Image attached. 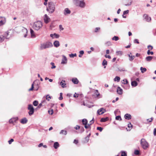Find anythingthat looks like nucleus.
Instances as JSON below:
<instances>
[{
    "label": "nucleus",
    "instance_id": "f257e3e1",
    "mask_svg": "<svg viewBox=\"0 0 156 156\" xmlns=\"http://www.w3.org/2000/svg\"><path fill=\"white\" fill-rule=\"evenodd\" d=\"M53 46L52 44L49 41H47L45 43L41 44L40 47V49L41 50L45 49L47 48H49Z\"/></svg>",
    "mask_w": 156,
    "mask_h": 156
},
{
    "label": "nucleus",
    "instance_id": "f03ea898",
    "mask_svg": "<svg viewBox=\"0 0 156 156\" xmlns=\"http://www.w3.org/2000/svg\"><path fill=\"white\" fill-rule=\"evenodd\" d=\"M48 8L47 9V10L50 13H52L55 10V6L54 3L52 2H49L48 3Z\"/></svg>",
    "mask_w": 156,
    "mask_h": 156
},
{
    "label": "nucleus",
    "instance_id": "7ed1b4c3",
    "mask_svg": "<svg viewBox=\"0 0 156 156\" xmlns=\"http://www.w3.org/2000/svg\"><path fill=\"white\" fill-rule=\"evenodd\" d=\"M42 26V22L40 21H37L34 23L33 27L35 30H37L41 28Z\"/></svg>",
    "mask_w": 156,
    "mask_h": 156
},
{
    "label": "nucleus",
    "instance_id": "20e7f679",
    "mask_svg": "<svg viewBox=\"0 0 156 156\" xmlns=\"http://www.w3.org/2000/svg\"><path fill=\"white\" fill-rule=\"evenodd\" d=\"M140 144L144 149H146L148 147V143L145 139L142 138L140 140Z\"/></svg>",
    "mask_w": 156,
    "mask_h": 156
},
{
    "label": "nucleus",
    "instance_id": "39448f33",
    "mask_svg": "<svg viewBox=\"0 0 156 156\" xmlns=\"http://www.w3.org/2000/svg\"><path fill=\"white\" fill-rule=\"evenodd\" d=\"M28 109L29 110L28 114L30 115H32L34 112V108L32 105L30 104L28 105Z\"/></svg>",
    "mask_w": 156,
    "mask_h": 156
},
{
    "label": "nucleus",
    "instance_id": "423d86ee",
    "mask_svg": "<svg viewBox=\"0 0 156 156\" xmlns=\"http://www.w3.org/2000/svg\"><path fill=\"white\" fill-rule=\"evenodd\" d=\"M34 84L35 86H36V85L37 86H38L40 84L39 80H35L32 84L31 88L29 89V91H32L34 90Z\"/></svg>",
    "mask_w": 156,
    "mask_h": 156
},
{
    "label": "nucleus",
    "instance_id": "0eeeda50",
    "mask_svg": "<svg viewBox=\"0 0 156 156\" xmlns=\"http://www.w3.org/2000/svg\"><path fill=\"white\" fill-rule=\"evenodd\" d=\"M106 112V110L102 108L98 109L97 112V113L99 115H101L103 114Z\"/></svg>",
    "mask_w": 156,
    "mask_h": 156
},
{
    "label": "nucleus",
    "instance_id": "6e6552de",
    "mask_svg": "<svg viewBox=\"0 0 156 156\" xmlns=\"http://www.w3.org/2000/svg\"><path fill=\"white\" fill-rule=\"evenodd\" d=\"M94 118L92 119L91 120L90 122H91V124H86L84 125V127L85 129H87L88 128H90V126L93 123H94Z\"/></svg>",
    "mask_w": 156,
    "mask_h": 156
},
{
    "label": "nucleus",
    "instance_id": "1a4fd4ad",
    "mask_svg": "<svg viewBox=\"0 0 156 156\" xmlns=\"http://www.w3.org/2000/svg\"><path fill=\"white\" fill-rule=\"evenodd\" d=\"M63 58L62 59L61 64H66L67 63V59L65 55L62 56Z\"/></svg>",
    "mask_w": 156,
    "mask_h": 156
},
{
    "label": "nucleus",
    "instance_id": "9d476101",
    "mask_svg": "<svg viewBox=\"0 0 156 156\" xmlns=\"http://www.w3.org/2000/svg\"><path fill=\"white\" fill-rule=\"evenodd\" d=\"M78 6L81 8H84L85 6V3L83 0L80 1Z\"/></svg>",
    "mask_w": 156,
    "mask_h": 156
},
{
    "label": "nucleus",
    "instance_id": "9b49d317",
    "mask_svg": "<svg viewBox=\"0 0 156 156\" xmlns=\"http://www.w3.org/2000/svg\"><path fill=\"white\" fill-rule=\"evenodd\" d=\"M44 22L46 23H48L50 21V18L48 17L47 14L44 15Z\"/></svg>",
    "mask_w": 156,
    "mask_h": 156
},
{
    "label": "nucleus",
    "instance_id": "f8f14e48",
    "mask_svg": "<svg viewBox=\"0 0 156 156\" xmlns=\"http://www.w3.org/2000/svg\"><path fill=\"white\" fill-rule=\"evenodd\" d=\"M18 118H14L11 119L9 121V122L10 123H13L18 120Z\"/></svg>",
    "mask_w": 156,
    "mask_h": 156
},
{
    "label": "nucleus",
    "instance_id": "ddd939ff",
    "mask_svg": "<svg viewBox=\"0 0 156 156\" xmlns=\"http://www.w3.org/2000/svg\"><path fill=\"white\" fill-rule=\"evenodd\" d=\"M144 17L146 20L147 22H150L151 20V17H149L148 15L146 14H144Z\"/></svg>",
    "mask_w": 156,
    "mask_h": 156
},
{
    "label": "nucleus",
    "instance_id": "4468645a",
    "mask_svg": "<svg viewBox=\"0 0 156 156\" xmlns=\"http://www.w3.org/2000/svg\"><path fill=\"white\" fill-rule=\"evenodd\" d=\"M117 92L119 94L121 95L122 94L123 90L119 87H117Z\"/></svg>",
    "mask_w": 156,
    "mask_h": 156
},
{
    "label": "nucleus",
    "instance_id": "2eb2a0df",
    "mask_svg": "<svg viewBox=\"0 0 156 156\" xmlns=\"http://www.w3.org/2000/svg\"><path fill=\"white\" fill-rule=\"evenodd\" d=\"M63 82L65 83L66 81L65 80H62L61 82L60 83V84L62 88H65L66 87V83H63Z\"/></svg>",
    "mask_w": 156,
    "mask_h": 156
},
{
    "label": "nucleus",
    "instance_id": "dca6fc26",
    "mask_svg": "<svg viewBox=\"0 0 156 156\" xmlns=\"http://www.w3.org/2000/svg\"><path fill=\"white\" fill-rule=\"evenodd\" d=\"M72 81L74 84H77L79 82L78 79L76 78H74L72 79Z\"/></svg>",
    "mask_w": 156,
    "mask_h": 156
},
{
    "label": "nucleus",
    "instance_id": "f3484780",
    "mask_svg": "<svg viewBox=\"0 0 156 156\" xmlns=\"http://www.w3.org/2000/svg\"><path fill=\"white\" fill-rule=\"evenodd\" d=\"M53 45L55 47H58L60 45L59 41H55L53 43Z\"/></svg>",
    "mask_w": 156,
    "mask_h": 156
},
{
    "label": "nucleus",
    "instance_id": "a211bd4d",
    "mask_svg": "<svg viewBox=\"0 0 156 156\" xmlns=\"http://www.w3.org/2000/svg\"><path fill=\"white\" fill-rule=\"evenodd\" d=\"M71 13V11L68 8H66L64 10V14L66 15L67 14H70Z\"/></svg>",
    "mask_w": 156,
    "mask_h": 156
},
{
    "label": "nucleus",
    "instance_id": "6ab92c4d",
    "mask_svg": "<svg viewBox=\"0 0 156 156\" xmlns=\"http://www.w3.org/2000/svg\"><path fill=\"white\" fill-rule=\"evenodd\" d=\"M124 117L126 119L129 120L131 119V115L129 114H126L124 115Z\"/></svg>",
    "mask_w": 156,
    "mask_h": 156
},
{
    "label": "nucleus",
    "instance_id": "aec40b11",
    "mask_svg": "<svg viewBox=\"0 0 156 156\" xmlns=\"http://www.w3.org/2000/svg\"><path fill=\"white\" fill-rule=\"evenodd\" d=\"M28 120L26 118H24L21 119L20 122L23 124H25L27 123Z\"/></svg>",
    "mask_w": 156,
    "mask_h": 156
},
{
    "label": "nucleus",
    "instance_id": "412c9836",
    "mask_svg": "<svg viewBox=\"0 0 156 156\" xmlns=\"http://www.w3.org/2000/svg\"><path fill=\"white\" fill-rule=\"evenodd\" d=\"M30 33L31 34V37L34 38L36 37V36L34 33V32L32 29H30Z\"/></svg>",
    "mask_w": 156,
    "mask_h": 156
},
{
    "label": "nucleus",
    "instance_id": "4be33fe9",
    "mask_svg": "<svg viewBox=\"0 0 156 156\" xmlns=\"http://www.w3.org/2000/svg\"><path fill=\"white\" fill-rule=\"evenodd\" d=\"M131 85L133 87H135L137 86L138 85V83L137 82L135 81H133L131 82Z\"/></svg>",
    "mask_w": 156,
    "mask_h": 156
},
{
    "label": "nucleus",
    "instance_id": "5701e85b",
    "mask_svg": "<svg viewBox=\"0 0 156 156\" xmlns=\"http://www.w3.org/2000/svg\"><path fill=\"white\" fill-rule=\"evenodd\" d=\"M6 38V39H8L7 37H5L4 36L2 35L0 36V42H2L4 41V39Z\"/></svg>",
    "mask_w": 156,
    "mask_h": 156
},
{
    "label": "nucleus",
    "instance_id": "b1692460",
    "mask_svg": "<svg viewBox=\"0 0 156 156\" xmlns=\"http://www.w3.org/2000/svg\"><path fill=\"white\" fill-rule=\"evenodd\" d=\"M153 58V57L151 56H148L145 59L147 61L150 62L152 60Z\"/></svg>",
    "mask_w": 156,
    "mask_h": 156
},
{
    "label": "nucleus",
    "instance_id": "393cba45",
    "mask_svg": "<svg viewBox=\"0 0 156 156\" xmlns=\"http://www.w3.org/2000/svg\"><path fill=\"white\" fill-rule=\"evenodd\" d=\"M107 65V61L105 59H104L102 62V65L103 66H104V68H105L106 67V65Z\"/></svg>",
    "mask_w": 156,
    "mask_h": 156
},
{
    "label": "nucleus",
    "instance_id": "a878e982",
    "mask_svg": "<svg viewBox=\"0 0 156 156\" xmlns=\"http://www.w3.org/2000/svg\"><path fill=\"white\" fill-rule=\"evenodd\" d=\"M53 147L55 149H57L59 147V144L58 142H56L54 144Z\"/></svg>",
    "mask_w": 156,
    "mask_h": 156
},
{
    "label": "nucleus",
    "instance_id": "bb28decb",
    "mask_svg": "<svg viewBox=\"0 0 156 156\" xmlns=\"http://www.w3.org/2000/svg\"><path fill=\"white\" fill-rule=\"evenodd\" d=\"M108 118L107 117L105 118H102L100 120V122H105L108 120Z\"/></svg>",
    "mask_w": 156,
    "mask_h": 156
},
{
    "label": "nucleus",
    "instance_id": "cd10ccee",
    "mask_svg": "<svg viewBox=\"0 0 156 156\" xmlns=\"http://www.w3.org/2000/svg\"><path fill=\"white\" fill-rule=\"evenodd\" d=\"M82 122L83 125L87 124L88 122L87 119H83L82 120Z\"/></svg>",
    "mask_w": 156,
    "mask_h": 156
},
{
    "label": "nucleus",
    "instance_id": "c85d7f7f",
    "mask_svg": "<svg viewBox=\"0 0 156 156\" xmlns=\"http://www.w3.org/2000/svg\"><path fill=\"white\" fill-rule=\"evenodd\" d=\"M80 1V0H73V2L76 6H78Z\"/></svg>",
    "mask_w": 156,
    "mask_h": 156
},
{
    "label": "nucleus",
    "instance_id": "c756f323",
    "mask_svg": "<svg viewBox=\"0 0 156 156\" xmlns=\"http://www.w3.org/2000/svg\"><path fill=\"white\" fill-rule=\"evenodd\" d=\"M129 57V60L130 61H133L135 57V56L134 55H128Z\"/></svg>",
    "mask_w": 156,
    "mask_h": 156
},
{
    "label": "nucleus",
    "instance_id": "7c9ffc66",
    "mask_svg": "<svg viewBox=\"0 0 156 156\" xmlns=\"http://www.w3.org/2000/svg\"><path fill=\"white\" fill-rule=\"evenodd\" d=\"M120 78L119 76H116L115 78L114 79V80L115 81H117L118 82L120 81Z\"/></svg>",
    "mask_w": 156,
    "mask_h": 156
},
{
    "label": "nucleus",
    "instance_id": "2f4dec72",
    "mask_svg": "<svg viewBox=\"0 0 156 156\" xmlns=\"http://www.w3.org/2000/svg\"><path fill=\"white\" fill-rule=\"evenodd\" d=\"M67 131L64 130H62L60 132V134H63L64 135H66L67 134Z\"/></svg>",
    "mask_w": 156,
    "mask_h": 156
},
{
    "label": "nucleus",
    "instance_id": "473e14b6",
    "mask_svg": "<svg viewBox=\"0 0 156 156\" xmlns=\"http://www.w3.org/2000/svg\"><path fill=\"white\" fill-rule=\"evenodd\" d=\"M119 37H118L116 36H114L112 38V40H114L115 41H116L118 40H119Z\"/></svg>",
    "mask_w": 156,
    "mask_h": 156
},
{
    "label": "nucleus",
    "instance_id": "72a5a7b5",
    "mask_svg": "<svg viewBox=\"0 0 156 156\" xmlns=\"http://www.w3.org/2000/svg\"><path fill=\"white\" fill-rule=\"evenodd\" d=\"M80 54L79 55V57H81L82 55L84 53V51L83 50L80 51H79Z\"/></svg>",
    "mask_w": 156,
    "mask_h": 156
},
{
    "label": "nucleus",
    "instance_id": "f704fd0d",
    "mask_svg": "<svg viewBox=\"0 0 156 156\" xmlns=\"http://www.w3.org/2000/svg\"><path fill=\"white\" fill-rule=\"evenodd\" d=\"M2 17H0V26L4 24V21L2 20Z\"/></svg>",
    "mask_w": 156,
    "mask_h": 156
},
{
    "label": "nucleus",
    "instance_id": "c9c22d12",
    "mask_svg": "<svg viewBox=\"0 0 156 156\" xmlns=\"http://www.w3.org/2000/svg\"><path fill=\"white\" fill-rule=\"evenodd\" d=\"M140 69L141 70V72L142 73H144L147 71V69L145 68H143V67H141Z\"/></svg>",
    "mask_w": 156,
    "mask_h": 156
},
{
    "label": "nucleus",
    "instance_id": "e433bc0d",
    "mask_svg": "<svg viewBox=\"0 0 156 156\" xmlns=\"http://www.w3.org/2000/svg\"><path fill=\"white\" fill-rule=\"evenodd\" d=\"M123 82H122V83L124 84H127L128 83V80L126 79H124L122 80Z\"/></svg>",
    "mask_w": 156,
    "mask_h": 156
},
{
    "label": "nucleus",
    "instance_id": "4c0bfd02",
    "mask_svg": "<svg viewBox=\"0 0 156 156\" xmlns=\"http://www.w3.org/2000/svg\"><path fill=\"white\" fill-rule=\"evenodd\" d=\"M41 102L42 103L43 105L44 106H45L47 103L45 99L41 101Z\"/></svg>",
    "mask_w": 156,
    "mask_h": 156
},
{
    "label": "nucleus",
    "instance_id": "58836bf2",
    "mask_svg": "<svg viewBox=\"0 0 156 156\" xmlns=\"http://www.w3.org/2000/svg\"><path fill=\"white\" fill-rule=\"evenodd\" d=\"M116 71H125V69L124 68L119 69V68H117L116 69Z\"/></svg>",
    "mask_w": 156,
    "mask_h": 156
},
{
    "label": "nucleus",
    "instance_id": "ea45409f",
    "mask_svg": "<svg viewBox=\"0 0 156 156\" xmlns=\"http://www.w3.org/2000/svg\"><path fill=\"white\" fill-rule=\"evenodd\" d=\"M121 153V156H127V153L126 151H122Z\"/></svg>",
    "mask_w": 156,
    "mask_h": 156
},
{
    "label": "nucleus",
    "instance_id": "a19ab883",
    "mask_svg": "<svg viewBox=\"0 0 156 156\" xmlns=\"http://www.w3.org/2000/svg\"><path fill=\"white\" fill-rule=\"evenodd\" d=\"M69 56L70 58H73L74 57L76 56V54L71 53L69 55Z\"/></svg>",
    "mask_w": 156,
    "mask_h": 156
},
{
    "label": "nucleus",
    "instance_id": "79ce46f5",
    "mask_svg": "<svg viewBox=\"0 0 156 156\" xmlns=\"http://www.w3.org/2000/svg\"><path fill=\"white\" fill-rule=\"evenodd\" d=\"M134 154L136 155H139L140 154V152L139 150H136L134 151Z\"/></svg>",
    "mask_w": 156,
    "mask_h": 156
},
{
    "label": "nucleus",
    "instance_id": "37998d69",
    "mask_svg": "<svg viewBox=\"0 0 156 156\" xmlns=\"http://www.w3.org/2000/svg\"><path fill=\"white\" fill-rule=\"evenodd\" d=\"M51 97L49 96V94L47 95L46 96V99L48 101H49L50 99H51Z\"/></svg>",
    "mask_w": 156,
    "mask_h": 156
},
{
    "label": "nucleus",
    "instance_id": "c03bdc74",
    "mask_svg": "<svg viewBox=\"0 0 156 156\" xmlns=\"http://www.w3.org/2000/svg\"><path fill=\"white\" fill-rule=\"evenodd\" d=\"M38 101L36 100L34 101L33 102V104L35 106H37L38 105Z\"/></svg>",
    "mask_w": 156,
    "mask_h": 156
},
{
    "label": "nucleus",
    "instance_id": "a18cd8bd",
    "mask_svg": "<svg viewBox=\"0 0 156 156\" xmlns=\"http://www.w3.org/2000/svg\"><path fill=\"white\" fill-rule=\"evenodd\" d=\"M147 54L148 55H153L154 54V52L153 51H150V50H148L147 51Z\"/></svg>",
    "mask_w": 156,
    "mask_h": 156
},
{
    "label": "nucleus",
    "instance_id": "49530a36",
    "mask_svg": "<svg viewBox=\"0 0 156 156\" xmlns=\"http://www.w3.org/2000/svg\"><path fill=\"white\" fill-rule=\"evenodd\" d=\"M115 119L116 120H120L121 121L122 120V119L121 118V117L120 115H118L116 117Z\"/></svg>",
    "mask_w": 156,
    "mask_h": 156
},
{
    "label": "nucleus",
    "instance_id": "de8ad7c7",
    "mask_svg": "<svg viewBox=\"0 0 156 156\" xmlns=\"http://www.w3.org/2000/svg\"><path fill=\"white\" fill-rule=\"evenodd\" d=\"M48 113L51 115H52L53 113V109H51L48 111Z\"/></svg>",
    "mask_w": 156,
    "mask_h": 156
},
{
    "label": "nucleus",
    "instance_id": "09e8293b",
    "mask_svg": "<svg viewBox=\"0 0 156 156\" xmlns=\"http://www.w3.org/2000/svg\"><path fill=\"white\" fill-rule=\"evenodd\" d=\"M97 129L99 130L100 132H101L103 129V128L101 127H98L97 128Z\"/></svg>",
    "mask_w": 156,
    "mask_h": 156
},
{
    "label": "nucleus",
    "instance_id": "8fccbe9b",
    "mask_svg": "<svg viewBox=\"0 0 156 156\" xmlns=\"http://www.w3.org/2000/svg\"><path fill=\"white\" fill-rule=\"evenodd\" d=\"M105 44L107 46H109L112 45V43L110 41H108L105 43Z\"/></svg>",
    "mask_w": 156,
    "mask_h": 156
},
{
    "label": "nucleus",
    "instance_id": "3c124183",
    "mask_svg": "<svg viewBox=\"0 0 156 156\" xmlns=\"http://www.w3.org/2000/svg\"><path fill=\"white\" fill-rule=\"evenodd\" d=\"M60 94V97H59V98H59V100H61L63 98V97H62V93H61Z\"/></svg>",
    "mask_w": 156,
    "mask_h": 156
},
{
    "label": "nucleus",
    "instance_id": "603ef678",
    "mask_svg": "<svg viewBox=\"0 0 156 156\" xmlns=\"http://www.w3.org/2000/svg\"><path fill=\"white\" fill-rule=\"evenodd\" d=\"M54 37H55L57 38H58L59 37V34H57L56 33H55L54 34Z\"/></svg>",
    "mask_w": 156,
    "mask_h": 156
},
{
    "label": "nucleus",
    "instance_id": "864d4df0",
    "mask_svg": "<svg viewBox=\"0 0 156 156\" xmlns=\"http://www.w3.org/2000/svg\"><path fill=\"white\" fill-rule=\"evenodd\" d=\"M84 129L83 127H82L80 128V133H82L84 131Z\"/></svg>",
    "mask_w": 156,
    "mask_h": 156
},
{
    "label": "nucleus",
    "instance_id": "5fc2aeb1",
    "mask_svg": "<svg viewBox=\"0 0 156 156\" xmlns=\"http://www.w3.org/2000/svg\"><path fill=\"white\" fill-rule=\"evenodd\" d=\"M51 64L52 65V67H51V69H54L56 67V66H55L54 63L53 62H51Z\"/></svg>",
    "mask_w": 156,
    "mask_h": 156
},
{
    "label": "nucleus",
    "instance_id": "6e6d98bb",
    "mask_svg": "<svg viewBox=\"0 0 156 156\" xmlns=\"http://www.w3.org/2000/svg\"><path fill=\"white\" fill-rule=\"evenodd\" d=\"M83 105L84 106H86L89 108H90L91 106L88 104L86 103L84 101L83 102Z\"/></svg>",
    "mask_w": 156,
    "mask_h": 156
},
{
    "label": "nucleus",
    "instance_id": "4d7b16f0",
    "mask_svg": "<svg viewBox=\"0 0 156 156\" xmlns=\"http://www.w3.org/2000/svg\"><path fill=\"white\" fill-rule=\"evenodd\" d=\"M96 95V98H102V95H100V94L99 93L98 94H97Z\"/></svg>",
    "mask_w": 156,
    "mask_h": 156
},
{
    "label": "nucleus",
    "instance_id": "13d9d810",
    "mask_svg": "<svg viewBox=\"0 0 156 156\" xmlns=\"http://www.w3.org/2000/svg\"><path fill=\"white\" fill-rule=\"evenodd\" d=\"M100 29V27H96L95 29L94 32L96 33H97L98 32V31Z\"/></svg>",
    "mask_w": 156,
    "mask_h": 156
},
{
    "label": "nucleus",
    "instance_id": "bf43d9fd",
    "mask_svg": "<svg viewBox=\"0 0 156 156\" xmlns=\"http://www.w3.org/2000/svg\"><path fill=\"white\" fill-rule=\"evenodd\" d=\"M129 12V10H127L123 12V15H125L126 14H128Z\"/></svg>",
    "mask_w": 156,
    "mask_h": 156
},
{
    "label": "nucleus",
    "instance_id": "052dcab7",
    "mask_svg": "<svg viewBox=\"0 0 156 156\" xmlns=\"http://www.w3.org/2000/svg\"><path fill=\"white\" fill-rule=\"evenodd\" d=\"M134 42L135 43H137V44H139V42L137 39H135L134 40Z\"/></svg>",
    "mask_w": 156,
    "mask_h": 156
},
{
    "label": "nucleus",
    "instance_id": "680f3d73",
    "mask_svg": "<svg viewBox=\"0 0 156 156\" xmlns=\"http://www.w3.org/2000/svg\"><path fill=\"white\" fill-rule=\"evenodd\" d=\"M147 48L148 49H150L151 50H152L153 48V47L151 45H149L147 46Z\"/></svg>",
    "mask_w": 156,
    "mask_h": 156
},
{
    "label": "nucleus",
    "instance_id": "e2e57ef3",
    "mask_svg": "<svg viewBox=\"0 0 156 156\" xmlns=\"http://www.w3.org/2000/svg\"><path fill=\"white\" fill-rule=\"evenodd\" d=\"M152 120H153V118L152 117H151V118L150 119H147V121L148 122H151L152 121Z\"/></svg>",
    "mask_w": 156,
    "mask_h": 156
},
{
    "label": "nucleus",
    "instance_id": "0e129e2a",
    "mask_svg": "<svg viewBox=\"0 0 156 156\" xmlns=\"http://www.w3.org/2000/svg\"><path fill=\"white\" fill-rule=\"evenodd\" d=\"M14 141V140L13 139H11L10 140L8 141V143L9 144H11Z\"/></svg>",
    "mask_w": 156,
    "mask_h": 156
},
{
    "label": "nucleus",
    "instance_id": "69168bd1",
    "mask_svg": "<svg viewBox=\"0 0 156 156\" xmlns=\"http://www.w3.org/2000/svg\"><path fill=\"white\" fill-rule=\"evenodd\" d=\"M80 128V127L79 126L76 125V126L74 127V129L76 130H78Z\"/></svg>",
    "mask_w": 156,
    "mask_h": 156
},
{
    "label": "nucleus",
    "instance_id": "338daca9",
    "mask_svg": "<svg viewBox=\"0 0 156 156\" xmlns=\"http://www.w3.org/2000/svg\"><path fill=\"white\" fill-rule=\"evenodd\" d=\"M59 28L60 30H64V28L62 27V26L61 25H59Z\"/></svg>",
    "mask_w": 156,
    "mask_h": 156
},
{
    "label": "nucleus",
    "instance_id": "774afa93",
    "mask_svg": "<svg viewBox=\"0 0 156 156\" xmlns=\"http://www.w3.org/2000/svg\"><path fill=\"white\" fill-rule=\"evenodd\" d=\"M105 58H108L109 59L111 58V57L110 55H105Z\"/></svg>",
    "mask_w": 156,
    "mask_h": 156
}]
</instances>
